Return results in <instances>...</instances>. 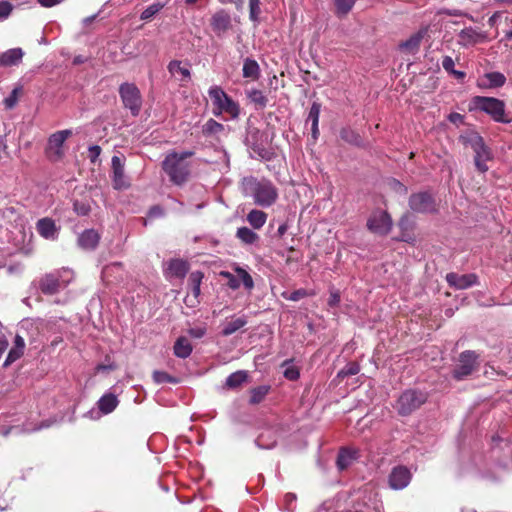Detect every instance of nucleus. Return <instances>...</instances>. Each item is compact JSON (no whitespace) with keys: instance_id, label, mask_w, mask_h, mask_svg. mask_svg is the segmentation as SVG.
I'll return each mask as SVG.
<instances>
[{"instance_id":"obj_1","label":"nucleus","mask_w":512,"mask_h":512,"mask_svg":"<svg viewBox=\"0 0 512 512\" xmlns=\"http://www.w3.org/2000/svg\"><path fill=\"white\" fill-rule=\"evenodd\" d=\"M242 194L251 198L255 205L268 208L276 203L278 189L273 182L265 177L247 176L241 181Z\"/></svg>"},{"instance_id":"obj_2","label":"nucleus","mask_w":512,"mask_h":512,"mask_svg":"<svg viewBox=\"0 0 512 512\" xmlns=\"http://www.w3.org/2000/svg\"><path fill=\"white\" fill-rule=\"evenodd\" d=\"M194 154L192 150L181 152L172 150L166 154L161 163V168L172 184L182 186L188 181L191 166L186 159L192 157Z\"/></svg>"},{"instance_id":"obj_3","label":"nucleus","mask_w":512,"mask_h":512,"mask_svg":"<svg viewBox=\"0 0 512 512\" xmlns=\"http://www.w3.org/2000/svg\"><path fill=\"white\" fill-rule=\"evenodd\" d=\"M469 110L483 112L497 123L510 124L512 122V118L506 112L505 102L495 97L474 96L470 100Z\"/></svg>"},{"instance_id":"obj_4","label":"nucleus","mask_w":512,"mask_h":512,"mask_svg":"<svg viewBox=\"0 0 512 512\" xmlns=\"http://www.w3.org/2000/svg\"><path fill=\"white\" fill-rule=\"evenodd\" d=\"M461 140L464 145L470 146L474 153V163L476 169L485 173L488 171L487 161L492 159V153L489 147L485 144L484 139L477 132H468L461 136Z\"/></svg>"},{"instance_id":"obj_5","label":"nucleus","mask_w":512,"mask_h":512,"mask_svg":"<svg viewBox=\"0 0 512 512\" xmlns=\"http://www.w3.org/2000/svg\"><path fill=\"white\" fill-rule=\"evenodd\" d=\"M74 279V273L69 268H62L44 275L39 283L40 290L45 295H54L66 288Z\"/></svg>"},{"instance_id":"obj_6","label":"nucleus","mask_w":512,"mask_h":512,"mask_svg":"<svg viewBox=\"0 0 512 512\" xmlns=\"http://www.w3.org/2000/svg\"><path fill=\"white\" fill-rule=\"evenodd\" d=\"M208 95L212 101L215 116H220L223 113L229 114L233 119L239 116V105L220 86H211L208 89Z\"/></svg>"},{"instance_id":"obj_7","label":"nucleus","mask_w":512,"mask_h":512,"mask_svg":"<svg viewBox=\"0 0 512 512\" xmlns=\"http://www.w3.org/2000/svg\"><path fill=\"white\" fill-rule=\"evenodd\" d=\"M427 400V394L420 390L407 389L399 396L396 404L397 412L402 416L410 415L420 408Z\"/></svg>"},{"instance_id":"obj_8","label":"nucleus","mask_w":512,"mask_h":512,"mask_svg":"<svg viewBox=\"0 0 512 512\" xmlns=\"http://www.w3.org/2000/svg\"><path fill=\"white\" fill-rule=\"evenodd\" d=\"M119 95L131 115L138 116L142 107V96L138 87L134 83L124 82L119 86Z\"/></svg>"},{"instance_id":"obj_9","label":"nucleus","mask_w":512,"mask_h":512,"mask_svg":"<svg viewBox=\"0 0 512 512\" xmlns=\"http://www.w3.org/2000/svg\"><path fill=\"white\" fill-rule=\"evenodd\" d=\"M478 355L472 350H466L460 353L458 364L452 371L455 380L461 381L467 378L475 370Z\"/></svg>"},{"instance_id":"obj_10","label":"nucleus","mask_w":512,"mask_h":512,"mask_svg":"<svg viewBox=\"0 0 512 512\" xmlns=\"http://www.w3.org/2000/svg\"><path fill=\"white\" fill-rule=\"evenodd\" d=\"M409 207L413 212L429 214L437 211L434 197L429 192L413 193L409 197Z\"/></svg>"},{"instance_id":"obj_11","label":"nucleus","mask_w":512,"mask_h":512,"mask_svg":"<svg viewBox=\"0 0 512 512\" xmlns=\"http://www.w3.org/2000/svg\"><path fill=\"white\" fill-rule=\"evenodd\" d=\"M391 216L383 210L374 211L367 220V228L372 233L387 235L392 229Z\"/></svg>"},{"instance_id":"obj_12","label":"nucleus","mask_w":512,"mask_h":512,"mask_svg":"<svg viewBox=\"0 0 512 512\" xmlns=\"http://www.w3.org/2000/svg\"><path fill=\"white\" fill-rule=\"evenodd\" d=\"M412 478L410 470L405 466H396L389 474V486L394 490L406 488Z\"/></svg>"},{"instance_id":"obj_13","label":"nucleus","mask_w":512,"mask_h":512,"mask_svg":"<svg viewBox=\"0 0 512 512\" xmlns=\"http://www.w3.org/2000/svg\"><path fill=\"white\" fill-rule=\"evenodd\" d=\"M445 278L450 287L458 290L468 289L478 284V276L475 273L458 274L450 272Z\"/></svg>"},{"instance_id":"obj_14","label":"nucleus","mask_w":512,"mask_h":512,"mask_svg":"<svg viewBox=\"0 0 512 512\" xmlns=\"http://www.w3.org/2000/svg\"><path fill=\"white\" fill-rule=\"evenodd\" d=\"M72 135V130L65 129L53 133L48 139V152L50 157L54 156L59 159L63 156L62 147L68 137Z\"/></svg>"},{"instance_id":"obj_15","label":"nucleus","mask_w":512,"mask_h":512,"mask_svg":"<svg viewBox=\"0 0 512 512\" xmlns=\"http://www.w3.org/2000/svg\"><path fill=\"white\" fill-rule=\"evenodd\" d=\"M112 166V183L116 190L126 189L130 186L124 173V162L119 156H113L111 160Z\"/></svg>"},{"instance_id":"obj_16","label":"nucleus","mask_w":512,"mask_h":512,"mask_svg":"<svg viewBox=\"0 0 512 512\" xmlns=\"http://www.w3.org/2000/svg\"><path fill=\"white\" fill-rule=\"evenodd\" d=\"M38 234L46 240L54 241L59 236L60 227L49 217L41 218L36 223Z\"/></svg>"},{"instance_id":"obj_17","label":"nucleus","mask_w":512,"mask_h":512,"mask_svg":"<svg viewBox=\"0 0 512 512\" xmlns=\"http://www.w3.org/2000/svg\"><path fill=\"white\" fill-rule=\"evenodd\" d=\"M485 39V34L477 31L473 27L462 29L458 34V44L463 47H468L482 42Z\"/></svg>"},{"instance_id":"obj_18","label":"nucleus","mask_w":512,"mask_h":512,"mask_svg":"<svg viewBox=\"0 0 512 512\" xmlns=\"http://www.w3.org/2000/svg\"><path fill=\"white\" fill-rule=\"evenodd\" d=\"M167 70L172 77L181 81L188 82L191 79L189 64H183L180 60H172L167 65Z\"/></svg>"},{"instance_id":"obj_19","label":"nucleus","mask_w":512,"mask_h":512,"mask_svg":"<svg viewBox=\"0 0 512 512\" xmlns=\"http://www.w3.org/2000/svg\"><path fill=\"white\" fill-rule=\"evenodd\" d=\"M166 277L184 278L188 272L187 262L181 259H170L165 263Z\"/></svg>"},{"instance_id":"obj_20","label":"nucleus","mask_w":512,"mask_h":512,"mask_svg":"<svg viewBox=\"0 0 512 512\" xmlns=\"http://www.w3.org/2000/svg\"><path fill=\"white\" fill-rule=\"evenodd\" d=\"M231 26V16L225 10H219L211 18V27L214 32L221 34L227 31Z\"/></svg>"},{"instance_id":"obj_21","label":"nucleus","mask_w":512,"mask_h":512,"mask_svg":"<svg viewBox=\"0 0 512 512\" xmlns=\"http://www.w3.org/2000/svg\"><path fill=\"white\" fill-rule=\"evenodd\" d=\"M24 51L21 48H11L0 54V67L17 66L22 62Z\"/></svg>"},{"instance_id":"obj_22","label":"nucleus","mask_w":512,"mask_h":512,"mask_svg":"<svg viewBox=\"0 0 512 512\" xmlns=\"http://www.w3.org/2000/svg\"><path fill=\"white\" fill-rule=\"evenodd\" d=\"M506 82V77L500 72H489L479 80L478 86L484 88H500Z\"/></svg>"},{"instance_id":"obj_23","label":"nucleus","mask_w":512,"mask_h":512,"mask_svg":"<svg viewBox=\"0 0 512 512\" xmlns=\"http://www.w3.org/2000/svg\"><path fill=\"white\" fill-rule=\"evenodd\" d=\"M100 240L99 234L93 229L83 231L78 237V244L85 250H94Z\"/></svg>"},{"instance_id":"obj_24","label":"nucleus","mask_w":512,"mask_h":512,"mask_svg":"<svg viewBox=\"0 0 512 512\" xmlns=\"http://www.w3.org/2000/svg\"><path fill=\"white\" fill-rule=\"evenodd\" d=\"M277 431L274 429H266L256 438L255 444L260 449H272L277 444Z\"/></svg>"},{"instance_id":"obj_25","label":"nucleus","mask_w":512,"mask_h":512,"mask_svg":"<svg viewBox=\"0 0 512 512\" xmlns=\"http://www.w3.org/2000/svg\"><path fill=\"white\" fill-rule=\"evenodd\" d=\"M358 458V450L353 448H341L337 456V467L339 470L348 468Z\"/></svg>"},{"instance_id":"obj_26","label":"nucleus","mask_w":512,"mask_h":512,"mask_svg":"<svg viewBox=\"0 0 512 512\" xmlns=\"http://www.w3.org/2000/svg\"><path fill=\"white\" fill-rule=\"evenodd\" d=\"M248 323L245 315L239 317H232L230 320H226L223 323L221 334L223 336H230L243 328Z\"/></svg>"},{"instance_id":"obj_27","label":"nucleus","mask_w":512,"mask_h":512,"mask_svg":"<svg viewBox=\"0 0 512 512\" xmlns=\"http://www.w3.org/2000/svg\"><path fill=\"white\" fill-rule=\"evenodd\" d=\"M119 404V400L116 395L112 393L104 394L97 402L98 409L104 415L113 412Z\"/></svg>"},{"instance_id":"obj_28","label":"nucleus","mask_w":512,"mask_h":512,"mask_svg":"<svg viewBox=\"0 0 512 512\" xmlns=\"http://www.w3.org/2000/svg\"><path fill=\"white\" fill-rule=\"evenodd\" d=\"M321 111V104L318 102H313L310 111L308 114L307 121L311 122V134L314 140H317L319 136V116Z\"/></svg>"},{"instance_id":"obj_29","label":"nucleus","mask_w":512,"mask_h":512,"mask_svg":"<svg viewBox=\"0 0 512 512\" xmlns=\"http://www.w3.org/2000/svg\"><path fill=\"white\" fill-rule=\"evenodd\" d=\"M242 75L244 78L257 80L260 77V66L258 62L252 58H246L243 61Z\"/></svg>"},{"instance_id":"obj_30","label":"nucleus","mask_w":512,"mask_h":512,"mask_svg":"<svg viewBox=\"0 0 512 512\" xmlns=\"http://www.w3.org/2000/svg\"><path fill=\"white\" fill-rule=\"evenodd\" d=\"M176 357L181 359L188 358L192 353V345L186 337H179L173 347Z\"/></svg>"},{"instance_id":"obj_31","label":"nucleus","mask_w":512,"mask_h":512,"mask_svg":"<svg viewBox=\"0 0 512 512\" xmlns=\"http://www.w3.org/2000/svg\"><path fill=\"white\" fill-rule=\"evenodd\" d=\"M236 237L245 245H253L259 241L258 234L245 226L237 229Z\"/></svg>"},{"instance_id":"obj_32","label":"nucleus","mask_w":512,"mask_h":512,"mask_svg":"<svg viewBox=\"0 0 512 512\" xmlns=\"http://www.w3.org/2000/svg\"><path fill=\"white\" fill-rule=\"evenodd\" d=\"M267 220V214L261 210L253 209L247 214V221L254 229H260Z\"/></svg>"},{"instance_id":"obj_33","label":"nucleus","mask_w":512,"mask_h":512,"mask_svg":"<svg viewBox=\"0 0 512 512\" xmlns=\"http://www.w3.org/2000/svg\"><path fill=\"white\" fill-rule=\"evenodd\" d=\"M248 378V373L244 370H239L231 373L225 381L226 387L235 389L240 387Z\"/></svg>"},{"instance_id":"obj_34","label":"nucleus","mask_w":512,"mask_h":512,"mask_svg":"<svg viewBox=\"0 0 512 512\" xmlns=\"http://www.w3.org/2000/svg\"><path fill=\"white\" fill-rule=\"evenodd\" d=\"M426 32V29L419 30L417 33L410 36L406 41L402 42L400 47L409 51L417 50Z\"/></svg>"},{"instance_id":"obj_35","label":"nucleus","mask_w":512,"mask_h":512,"mask_svg":"<svg viewBox=\"0 0 512 512\" xmlns=\"http://www.w3.org/2000/svg\"><path fill=\"white\" fill-rule=\"evenodd\" d=\"M340 138L355 146H359L362 143L360 135L351 128H342L340 130Z\"/></svg>"},{"instance_id":"obj_36","label":"nucleus","mask_w":512,"mask_h":512,"mask_svg":"<svg viewBox=\"0 0 512 512\" xmlns=\"http://www.w3.org/2000/svg\"><path fill=\"white\" fill-rule=\"evenodd\" d=\"M270 390V386L261 385L251 390V396L249 402L251 404H258L263 401Z\"/></svg>"},{"instance_id":"obj_37","label":"nucleus","mask_w":512,"mask_h":512,"mask_svg":"<svg viewBox=\"0 0 512 512\" xmlns=\"http://www.w3.org/2000/svg\"><path fill=\"white\" fill-rule=\"evenodd\" d=\"M248 99L260 108H264L267 105L268 99L261 90L252 89L247 91Z\"/></svg>"},{"instance_id":"obj_38","label":"nucleus","mask_w":512,"mask_h":512,"mask_svg":"<svg viewBox=\"0 0 512 512\" xmlns=\"http://www.w3.org/2000/svg\"><path fill=\"white\" fill-rule=\"evenodd\" d=\"M202 278L203 274L200 271H195L190 274L189 285L191 287V292L195 298H197L200 295V286Z\"/></svg>"},{"instance_id":"obj_39","label":"nucleus","mask_w":512,"mask_h":512,"mask_svg":"<svg viewBox=\"0 0 512 512\" xmlns=\"http://www.w3.org/2000/svg\"><path fill=\"white\" fill-rule=\"evenodd\" d=\"M224 130V125L214 119H209L202 127L204 135L218 134Z\"/></svg>"},{"instance_id":"obj_40","label":"nucleus","mask_w":512,"mask_h":512,"mask_svg":"<svg viewBox=\"0 0 512 512\" xmlns=\"http://www.w3.org/2000/svg\"><path fill=\"white\" fill-rule=\"evenodd\" d=\"M164 6H165V4L164 3H160V2H156V3H153V4L149 5L147 8H145L142 11V13L140 15V19L143 20V21L150 20L158 12H160L164 8Z\"/></svg>"},{"instance_id":"obj_41","label":"nucleus","mask_w":512,"mask_h":512,"mask_svg":"<svg viewBox=\"0 0 512 512\" xmlns=\"http://www.w3.org/2000/svg\"><path fill=\"white\" fill-rule=\"evenodd\" d=\"M357 0H335L336 14L344 16L348 14Z\"/></svg>"},{"instance_id":"obj_42","label":"nucleus","mask_w":512,"mask_h":512,"mask_svg":"<svg viewBox=\"0 0 512 512\" xmlns=\"http://www.w3.org/2000/svg\"><path fill=\"white\" fill-rule=\"evenodd\" d=\"M359 371L360 366L358 363L349 362L337 373V377L343 379L348 376L356 375L359 373Z\"/></svg>"},{"instance_id":"obj_43","label":"nucleus","mask_w":512,"mask_h":512,"mask_svg":"<svg viewBox=\"0 0 512 512\" xmlns=\"http://www.w3.org/2000/svg\"><path fill=\"white\" fill-rule=\"evenodd\" d=\"M21 92H22V86L21 85H18V86L13 88V90L11 91L9 96H7L4 99V106H5L6 109H12V108H14L16 106V104L18 102V97H19Z\"/></svg>"},{"instance_id":"obj_44","label":"nucleus","mask_w":512,"mask_h":512,"mask_svg":"<svg viewBox=\"0 0 512 512\" xmlns=\"http://www.w3.org/2000/svg\"><path fill=\"white\" fill-rule=\"evenodd\" d=\"M283 375L286 379L295 381L300 377V372L297 367L290 364V361L286 360L283 365Z\"/></svg>"},{"instance_id":"obj_45","label":"nucleus","mask_w":512,"mask_h":512,"mask_svg":"<svg viewBox=\"0 0 512 512\" xmlns=\"http://www.w3.org/2000/svg\"><path fill=\"white\" fill-rule=\"evenodd\" d=\"M261 0H249V18L254 23H259L261 14Z\"/></svg>"},{"instance_id":"obj_46","label":"nucleus","mask_w":512,"mask_h":512,"mask_svg":"<svg viewBox=\"0 0 512 512\" xmlns=\"http://www.w3.org/2000/svg\"><path fill=\"white\" fill-rule=\"evenodd\" d=\"M235 272L237 273L238 277L241 279L244 287L248 290H251L254 287V281L251 277V275L243 268L236 267Z\"/></svg>"},{"instance_id":"obj_47","label":"nucleus","mask_w":512,"mask_h":512,"mask_svg":"<svg viewBox=\"0 0 512 512\" xmlns=\"http://www.w3.org/2000/svg\"><path fill=\"white\" fill-rule=\"evenodd\" d=\"M153 380L157 383V384H162V383H177V379L173 376H171L170 374L164 372V371H154L153 373Z\"/></svg>"},{"instance_id":"obj_48","label":"nucleus","mask_w":512,"mask_h":512,"mask_svg":"<svg viewBox=\"0 0 512 512\" xmlns=\"http://www.w3.org/2000/svg\"><path fill=\"white\" fill-rule=\"evenodd\" d=\"M308 295H309V293L307 292V290L302 289V288L295 290L289 294H287V293L282 294V296L285 299L290 300V301H299L300 299L307 297Z\"/></svg>"},{"instance_id":"obj_49","label":"nucleus","mask_w":512,"mask_h":512,"mask_svg":"<svg viewBox=\"0 0 512 512\" xmlns=\"http://www.w3.org/2000/svg\"><path fill=\"white\" fill-rule=\"evenodd\" d=\"M22 354H23V350H21V349H17V348L11 349L4 361V366L5 367L9 366L13 362H15L17 359H19Z\"/></svg>"},{"instance_id":"obj_50","label":"nucleus","mask_w":512,"mask_h":512,"mask_svg":"<svg viewBox=\"0 0 512 512\" xmlns=\"http://www.w3.org/2000/svg\"><path fill=\"white\" fill-rule=\"evenodd\" d=\"M13 10V6L8 1H0V20L7 19Z\"/></svg>"},{"instance_id":"obj_51","label":"nucleus","mask_w":512,"mask_h":512,"mask_svg":"<svg viewBox=\"0 0 512 512\" xmlns=\"http://www.w3.org/2000/svg\"><path fill=\"white\" fill-rule=\"evenodd\" d=\"M253 150H254V152H256L258 154V156L261 159H263L265 161H270L274 155V153L271 150L260 147V146L254 147Z\"/></svg>"},{"instance_id":"obj_52","label":"nucleus","mask_w":512,"mask_h":512,"mask_svg":"<svg viewBox=\"0 0 512 512\" xmlns=\"http://www.w3.org/2000/svg\"><path fill=\"white\" fill-rule=\"evenodd\" d=\"M341 296L338 290L330 289V296L328 299V306L331 308L337 307L340 303Z\"/></svg>"},{"instance_id":"obj_53","label":"nucleus","mask_w":512,"mask_h":512,"mask_svg":"<svg viewBox=\"0 0 512 512\" xmlns=\"http://www.w3.org/2000/svg\"><path fill=\"white\" fill-rule=\"evenodd\" d=\"M221 275L228 279V286L236 290L240 287V281L230 272H221Z\"/></svg>"},{"instance_id":"obj_54","label":"nucleus","mask_w":512,"mask_h":512,"mask_svg":"<svg viewBox=\"0 0 512 512\" xmlns=\"http://www.w3.org/2000/svg\"><path fill=\"white\" fill-rule=\"evenodd\" d=\"M101 154V147L99 145H91L88 148V158L92 163H96Z\"/></svg>"},{"instance_id":"obj_55","label":"nucleus","mask_w":512,"mask_h":512,"mask_svg":"<svg viewBox=\"0 0 512 512\" xmlns=\"http://www.w3.org/2000/svg\"><path fill=\"white\" fill-rule=\"evenodd\" d=\"M454 60L451 56H444L442 59V67L447 73L454 72Z\"/></svg>"},{"instance_id":"obj_56","label":"nucleus","mask_w":512,"mask_h":512,"mask_svg":"<svg viewBox=\"0 0 512 512\" xmlns=\"http://www.w3.org/2000/svg\"><path fill=\"white\" fill-rule=\"evenodd\" d=\"M392 189H394L399 194H406L407 193V187L403 185L400 181L396 179H392L389 182Z\"/></svg>"},{"instance_id":"obj_57","label":"nucleus","mask_w":512,"mask_h":512,"mask_svg":"<svg viewBox=\"0 0 512 512\" xmlns=\"http://www.w3.org/2000/svg\"><path fill=\"white\" fill-rule=\"evenodd\" d=\"M188 334L196 339L202 338L206 334L205 327H193L188 330Z\"/></svg>"},{"instance_id":"obj_58","label":"nucleus","mask_w":512,"mask_h":512,"mask_svg":"<svg viewBox=\"0 0 512 512\" xmlns=\"http://www.w3.org/2000/svg\"><path fill=\"white\" fill-rule=\"evenodd\" d=\"M148 215L151 218L162 217L164 215V209L159 205L152 206L149 209Z\"/></svg>"},{"instance_id":"obj_59","label":"nucleus","mask_w":512,"mask_h":512,"mask_svg":"<svg viewBox=\"0 0 512 512\" xmlns=\"http://www.w3.org/2000/svg\"><path fill=\"white\" fill-rule=\"evenodd\" d=\"M121 266H122V264L118 263V262H115V263H113L111 265L105 266L104 269L102 270V278L105 280L108 277V275H109L111 270H113L115 268L116 269H120Z\"/></svg>"},{"instance_id":"obj_60","label":"nucleus","mask_w":512,"mask_h":512,"mask_svg":"<svg viewBox=\"0 0 512 512\" xmlns=\"http://www.w3.org/2000/svg\"><path fill=\"white\" fill-rule=\"evenodd\" d=\"M448 120H449L451 123H454V124H460V123H463L464 117H463V115H461L460 113L453 112V113H450V114H449V116H448Z\"/></svg>"},{"instance_id":"obj_61","label":"nucleus","mask_w":512,"mask_h":512,"mask_svg":"<svg viewBox=\"0 0 512 512\" xmlns=\"http://www.w3.org/2000/svg\"><path fill=\"white\" fill-rule=\"evenodd\" d=\"M219 153L221 154L219 162L223 163L225 165V167L227 169H229V167H230V156H229L228 152L226 150H224V149H221L219 151Z\"/></svg>"},{"instance_id":"obj_62","label":"nucleus","mask_w":512,"mask_h":512,"mask_svg":"<svg viewBox=\"0 0 512 512\" xmlns=\"http://www.w3.org/2000/svg\"><path fill=\"white\" fill-rule=\"evenodd\" d=\"M63 0H37V2L42 6L46 8H50L53 6H56L57 4L61 3Z\"/></svg>"},{"instance_id":"obj_63","label":"nucleus","mask_w":512,"mask_h":512,"mask_svg":"<svg viewBox=\"0 0 512 512\" xmlns=\"http://www.w3.org/2000/svg\"><path fill=\"white\" fill-rule=\"evenodd\" d=\"M498 466L506 471L512 470V457L507 461H499Z\"/></svg>"},{"instance_id":"obj_64","label":"nucleus","mask_w":512,"mask_h":512,"mask_svg":"<svg viewBox=\"0 0 512 512\" xmlns=\"http://www.w3.org/2000/svg\"><path fill=\"white\" fill-rule=\"evenodd\" d=\"M288 230V224L286 222L279 225L277 229V235L279 237H282Z\"/></svg>"}]
</instances>
